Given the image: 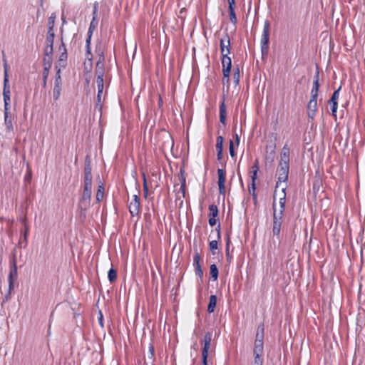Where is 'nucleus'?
I'll list each match as a JSON object with an SVG mask.
<instances>
[{"instance_id": "46", "label": "nucleus", "mask_w": 365, "mask_h": 365, "mask_svg": "<svg viewBox=\"0 0 365 365\" xmlns=\"http://www.w3.org/2000/svg\"><path fill=\"white\" fill-rule=\"evenodd\" d=\"M50 67H51V64L49 62L48 63V66L45 65L43 71V80H47Z\"/></svg>"}, {"instance_id": "59", "label": "nucleus", "mask_w": 365, "mask_h": 365, "mask_svg": "<svg viewBox=\"0 0 365 365\" xmlns=\"http://www.w3.org/2000/svg\"><path fill=\"white\" fill-rule=\"evenodd\" d=\"M217 160H222L223 158L222 150H217Z\"/></svg>"}, {"instance_id": "19", "label": "nucleus", "mask_w": 365, "mask_h": 365, "mask_svg": "<svg viewBox=\"0 0 365 365\" xmlns=\"http://www.w3.org/2000/svg\"><path fill=\"white\" fill-rule=\"evenodd\" d=\"M217 304V297L215 295H211L210 297L209 304L207 306V312L211 314L214 312L215 308Z\"/></svg>"}, {"instance_id": "56", "label": "nucleus", "mask_w": 365, "mask_h": 365, "mask_svg": "<svg viewBox=\"0 0 365 365\" xmlns=\"http://www.w3.org/2000/svg\"><path fill=\"white\" fill-rule=\"evenodd\" d=\"M217 223V220L215 217H209V224L210 226H214Z\"/></svg>"}, {"instance_id": "52", "label": "nucleus", "mask_w": 365, "mask_h": 365, "mask_svg": "<svg viewBox=\"0 0 365 365\" xmlns=\"http://www.w3.org/2000/svg\"><path fill=\"white\" fill-rule=\"evenodd\" d=\"M218 186H219V192H220V194L225 195V183H218Z\"/></svg>"}, {"instance_id": "24", "label": "nucleus", "mask_w": 365, "mask_h": 365, "mask_svg": "<svg viewBox=\"0 0 365 365\" xmlns=\"http://www.w3.org/2000/svg\"><path fill=\"white\" fill-rule=\"evenodd\" d=\"M254 361L252 365H263V354L253 353Z\"/></svg>"}, {"instance_id": "14", "label": "nucleus", "mask_w": 365, "mask_h": 365, "mask_svg": "<svg viewBox=\"0 0 365 365\" xmlns=\"http://www.w3.org/2000/svg\"><path fill=\"white\" fill-rule=\"evenodd\" d=\"M222 73L224 76L230 74L232 61L229 55L222 56Z\"/></svg>"}, {"instance_id": "37", "label": "nucleus", "mask_w": 365, "mask_h": 365, "mask_svg": "<svg viewBox=\"0 0 365 365\" xmlns=\"http://www.w3.org/2000/svg\"><path fill=\"white\" fill-rule=\"evenodd\" d=\"M108 277L110 282H113L116 280L117 272L113 268H110L108 273Z\"/></svg>"}, {"instance_id": "62", "label": "nucleus", "mask_w": 365, "mask_h": 365, "mask_svg": "<svg viewBox=\"0 0 365 365\" xmlns=\"http://www.w3.org/2000/svg\"><path fill=\"white\" fill-rule=\"evenodd\" d=\"M93 19H97L98 17V11L93 10Z\"/></svg>"}, {"instance_id": "2", "label": "nucleus", "mask_w": 365, "mask_h": 365, "mask_svg": "<svg viewBox=\"0 0 365 365\" xmlns=\"http://www.w3.org/2000/svg\"><path fill=\"white\" fill-rule=\"evenodd\" d=\"M273 221H272V233L274 236H276L278 239L282 229L284 212L282 210L277 211L276 203L274 201L273 205Z\"/></svg>"}, {"instance_id": "16", "label": "nucleus", "mask_w": 365, "mask_h": 365, "mask_svg": "<svg viewBox=\"0 0 365 365\" xmlns=\"http://www.w3.org/2000/svg\"><path fill=\"white\" fill-rule=\"evenodd\" d=\"M319 73L317 71L314 76V81L311 91V96L318 97V93L319 90Z\"/></svg>"}, {"instance_id": "1", "label": "nucleus", "mask_w": 365, "mask_h": 365, "mask_svg": "<svg viewBox=\"0 0 365 365\" xmlns=\"http://www.w3.org/2000/svg\"><path fill=\"white\" fill-rule=\"evenodd\" d=\"M91 161H86L84 168V188L82 198L83 200H89L92 193V173Z\"/></svg>"}, {"instance_id": "6", "label": "nucleus", "mask_w": 365, "mask_h": 365, "mask_svg": "<svg viewBox=\"0 0 365 365\" xmlns=\"http://www.w3.org/2000/svg\"><path fill=\"white\" fill-rule=\"evenodd\" d=\"M211 341L212 334L210 332L205 333L204 339L202 341V344H203V346L202 348V365H207L208 351L210 347Z\"/></svg>"}, {"instance_id": "57", "label": "nucleus", "mask_w": 365, "mask_h": 365, "mask_svg": "<svg viewBox=\"0 0 365 365\" xmlns=\"http://www.w3.org/2000/svg\"><path fill=\"white\" fill-rule=\"evenodd\" d=\"M222 82H223L224 84L225 83H227V84L229 83V82H230V74H227V76L223 75Z\"/></svg>"}, {"instance_id": "40", "label": "nucleus", "mask_w": 365, "mask_h": 365, "mask_svg": "<svg viewBox=\"0 0 365 365\" xmlns=\"http://www.w3.org/2000/svg\"><path fill=\"white\" fill-rule=\"evenodd\" d=\"M229 12H230V21L233 24H236V23L237 21V16H236V14H235V9H229Z\"/></svg>"}, {"instance_id": "42", "label": "nucleus", "mask_w": 365, "mask_h": 365, "mask_svg": "<svg viewBox=\"0 0 365 365\" xmlns=\"http://www.w3.org/2000/svg\"><path fill=\"white\" fill-rule=\"evenodd\" d=\"M56 19V16L54 14H52L48 21V30H53L54 27V22Z\"/></svg>"}, {"instance_id": "54", "label": "nucleus", "mask_w": 365, "mask_h": 365, "mask_svg": "<svg viewBox=\"0 0 365 365\" xmlns=\"http://www.w3.org/2000/svg\"><path fill=\"white\" fill-rule=\"evenodd\" d=\"M185 176V162L182 163V165L180 168V177Z\"/></svg>"}, {"instance_id": "60", "label": "nucleus", "mask_w": 365, "mask_h": 365, "mask_svg": "<svg viewBox=\"0 0 365 365\" xmlns=\"http://www.w3.org/2000/svg\"><path fill=\"white\" fill-rule=\"evenodd\" d=\"M28 233H29V229H28V227H26L24 232V237L25 241H26Z\"/></svg>"}, {"instance_id": "55", "label": "nucleus", "mask_w": 365, "mask_h": 365, "mask_svg": "<svg viewBox=\"0 0 365 365\" xmlns=\"http://www.w3.org/2000/svg\"><path fill=\"white\" fill-rule=\"evenodd\" d=\"M180 185L182 187H186V176H182L179 178Z\"/></svg>"}, {"instance_id": "8", "label": "nucleus", "mask_w": 365, "mask_h": 365, "mask_svg": "<svg viewBox=\"0 0 365 365\" xmlns=\"http://www.w3.org/2000/svg\"><path fill=\"white\" fill-rule=\"evenodd\" d=\"M220 47L222 56L230 53V39L227 33L220 39Z\"/></svg>"}, {"instance_id": "35", "label": "nucleus", "mask_w": 365, "mask_h": 365, "mask_svg": "<svg viewBox=\"0 0 365 365\" xmlns=\"http://www.w3.org/2000/svg\"><path fill=\"white\" fill-rule=\"evenodd\" d=\"M240 79V72L239 67L234 68L233 81L235 85H238Z\"/></svg>"}, {"instance_id": "32", "label": "nucleus", "mask_w": 365, "mask_h": 365, "mask_svg": "<svg viewBox=\"0 0 365 365\" xmlns=\"http://www.w3.org/2000/svg\"><path fill=\"white\" fill-rule=\"evenodd\" d=\"M289 153H290L289 148L286 144V145H284V147L282 149V152H281V158H282V160L289 159Z\"/></svg>"}, {"instance_id": "36", "label": "nucleus", "mask_w": 365, "mask_h": 365, "mask_svg": "<svg viewBox=\"0 0 365 365\" xmlns=\"http://www.w3.org/2000/svg\"><path fill=\"white\" fill-rule=\"evenodd\" d=\"M285 189H286V187H284L282 189V191L284 192V195H283L282 197H280V199H279V206H280L279 210H282V212H284V210H285V203H286Z\"/></svg>"}, {"instance_id": "64", "label": "nucleus", "mask_w": 365, "mask_h": 365, "mask_svg": "<svg viewBox=\"0 0 365 365\" xmlns=\"http://www.w3.org/2000/svg\"><path fill=\"white\" fill-rule=\"evenodd\" d=\"M103 93V91H98V96H97V98H98V101L100 102L101 101V94Z\"/></svg>"}, {"instance_id": "61", "label": "nucleus", "mask_w": 365, "mask_h": 365, "mask_svg": "<svg viewBox=\"0 0 365 365\" xmlns=\"http://www.w3.org/2000/svg\"><path fill=\"white\" fill-rule=\"evenodd\" d=\"M216 231H217V238L220 239V224L218 225L217 227L216 228Z\"/></svg>"}, {"instance_id": "47", "label": "nucleus", "mask_w": 365, "mask_h": 365, "mask_svg": "<svg viewBox=\"0 0 365 365\" xmlns=\"http://www.w3.org/2000/svg\"><path fill=\"white\" fill-rule=\"evenodd\" d=\"M98 26V20L92 19V21L89 26V33H93V31Z\"/></svg>"}, {"instance_id": "27", "label": "nucleus", "mask_w": 365, "mask_h": 365, "mask_svg": "<svg viewBox=\"0 0 365 365\" xmlns=\"http://www.w3.org/2000/svg\"><path fill=\"white\" fill-rule=\"evenodd\" d=\"M104 195V186L103 183H101V185L98 187V190L96 193V200L98 202H100L102 200Z\"/></svg>"}, {"instance_id": "58", "label": "nucleus", "mask_w": 365, "mask_h": 365, "mask_svg": "<svg viewBox=\"0 0 365 365\" xmlns=\"http://www.w3.org/2000/svg\"><path fill=\"white\" fill-rule=\"evenodd\" d=\"M228 4H229V9H235V0H228Z\"/></svg>"}, {"instance_id": "22", "label": "nucleus", "mask_w": 365, "mask_h": 365, "mask_svg": "<svg viewBox=\"0 0 365 365\" xmlns=\"http://www.w3.org/2000/svg\"><path fill=\"white\" fill-rule=\"evenodd\" d=\"M9 110H4V123L7 130L9 131H12L14 129L13 124L11 118L9 117Z\"/></svg>"}, {"instance_id": "23", "label": "nucleus", "mask_w": 365, "mask_h": 365, "mask_svg": "<svg viewBox=\"0 0 365 365\" xmlns=\"http://www.w3.org/2000/svg\"><path fill=\"white\" fill-rule=\"evenodd\" d=\"M259 169L258 161H256L255 163L251 167V179L252 182H255L257 178V172Z\"/></svg>"}, {"instance_id": "30", "label": "nucleus", "mask_w": 365, "mask_h": 365, "mask_svg": "<svg viewBox=\"0 0 365 365\" xmlns=\"http://www.w3.org/2000/svg\"><path fill=\"white\" fill-rule=\"evenodd\" d=\"M61 92V86L58 85H54L53 89V99L55 101H57L59 99Z\"/></svg>"}, {"instance_id": "45", "label": "nucleus", "mask_w": 365, "mask_h": 365, "mask_svg": "<svg viewBox=\"0 0 365 365\" xmlns=\"http://www.w3.org/2000/svg\"><path fill=\"white\" fill-rule=\"evenodd\" d=\"M229 151L230 156L232 158H234L235 156V145L232 140L230 141Z\"/></svg>"}, {"instance_id": "29", "label": "nucleus", "mask_w": 365, "mask_h": 365, "mask_svg": "<svg viewBox=\"0 0 365 365\" xmlns=\"http://www.w3.org/2000/svg\"><path fill=\"white\" fill-rule=\"evenodd\" d=\"M230 243H231L230 239L229 237H227V240H226L225 254H226L227 260L229 262H231V259H232V257L231 254H230Z\"/></svg>"}, {"instance_id": "31", "label": "nucleus", "mask_w": 365, "mask_h": 365, "mask_svg": "<svg viewBox=\"0 0 365 365\" xmlns=\"http://www.w3.org/2000/svg\"><path fill=\"white\" fill-rule=\"evenodd\" d=\"M26 168H27V170H26V173L24 177V180L26 182L30 183V182L32 179V171H31V169L29 162L26 163Z\"/></svg>"}, {"instance_id": "26", "label": "nucleus", "mask_w": 365, "mask_h": 365, "mask_svg": "<svg viewBox=\"0 0 365 365\" xmlns=\"http://www.w3.org/2000/svg\"><path fill=\"white\" fill-rule=\"evenodd\" d=\"M91 38H90V36H88L86 38V58L89 61L92 60V53H91Z\"/></svg>"}, {"instance_id": "48", "label": "nucleus", "mask_w": 365, "mask_h": 365, "mask_svg": "<svg viewBox=\"0 0 365 365\" xmlns=\"http://www.w3.org/2000/svg\"><path fill=\"white\" fill-rule=\"evenodd\" d=\"M209 245H210V249L211 252H212L213 255H215V253L214 252V250L217 249V241L212 240L210 242Z\"/></svg>"}, {"instance_id": "4", "label": "nucleus", "mask_w": 365, "mask_h": 365, "mask_svg": "<svg viewBox=\"0 0 365 365\" xmlns=\"http://www.w3.org/2000/svg\"><path fill=\"white\" fill-rule=\"evenodd\" d=\"M18 269L17 262L15 260H10V271L8 276L9 290L6 298L10 297L12 290L14 288V282L17 279Z\"/></svg>"}, {"instance_id": "12", "label": "nucleus", "mask_w": 365, "mask_h": 365, "mask_svg": "<svg viewBox=\"0 0 365 365\" xmlns=\"http://www.w3.org/2000/svg\"><path fill=\"white\" fill-rule=\"evenodd\" d=\"M129 212L132 216H137L140 213V199L137 195L133 196V200L130 203Z\"/></svg>"}, {"instance_id": "49", "label": "nucleus", "mask_w": 365, "mask_h": 365, "mask_svg": "<svg viewBox=\"0 0 365 365\" xmlns=\"http://www.w3.org/2000/svg\"><path fill=\"white\" fill-rule=\"evenodd\" d=\"M99 316L98 317V323H99V325L103 328L104 327L103 325V313L101 310H99Z\"/></svg>"}, {"instance_id": "34", "label": "nucleus", "mask_w": 365, "mask_h": 365, "mask_svg": "<svg viewBox=\"0 0 365 365\" xmlns=\"http://www.w3.org/2000/svg\"><path fill=\"white\" fill-rule=\"evenodd\" d=\"M209 217H216L218 215V208L217 205L212 204L209 206Z\"/></svg>"}, {"instance_id": "39", "label": "nucleus", "mask_w": 365, "mask_h": 365, "mask_svg": "<svg viewBox=\"0 0 365 365\" xmlns=\"http://www.w3.org/2000/svg\"><path fill=\"white\" fill-rule=\"evenodd\" d=\"M154 356H155V348H154V346H153V344H150V345H149V350H148V358L149 359H150L151 361H154V359H155Z\"/></svg>"}, {"instance_id": "33", "label": "nucleus", "mask_w": 365, "mask_h": 365, "mask_svg": "<svg viewBox=\"0 0 365 365\" xmlns=\"http://www.w3.org/2000/svg\"><path fill=\"white\" fill-rule=\"evenodd\" d=\"M55 34L53 30H48L46 36V43L53 45Z\"/></svg>"}, {"instance_id": "18", "label": "nucleus", "mask_w": 365, "mask_h": 365, "mask_svg": "<svg viewBox=\"0 0 365 365\" xmlns=\"http://www.w3.org/2000/svg\"><path fill=\"white\" fill-rule=\"evenodd\" d=\"M95 52L98 56L97 61H105V56H104L105 46L101 42H99L96 44Z\"/></svg>"}, {"instance_id": "5", "label": "nucleus", "mask_w": 365, "mask_h": 365, "mask_svg": "<svg viewBox=\"0 0 365 365\" xmlns=\"http://www.w3.org/2000/svg\"><path fill=\"white\" fill-rule=\"evenodd\" d=\"M289 170V161H280L277 170L278 174V180L276 187H278L279 182H285L288 179Z\"/></svg>"}, {"instance_id": "25", "label": "nucleus", "mask_w": 365, "mask_h": 365, "mask_svg": "<svg viewBox=\"0 0 365 365\" xmlns=\"http://www.w3.org/2000/svg\"><path fill=\"white\" fill-rule=\"evenodd\" d=\"M218 175V183H225V177H226V171L224 168H219L217 170Z\"/></svg>"}, {"instance_id": "53", "label": "nucleus", "mask_w": 365, "mask_h": 365, "mask_svg": "<svg viewBox=\"0 0 365 365\" xmlns=\"http://www.w3.org/2000/svg\"><path fill=\"white\" fill-rule=\"evenodd\" d=\"M98 91H103V80H98L96 81Z\"/></svg>"}, {"instance_id": "11", "label": "nucleus", "mask_w": 365, "mask_h": 365, "mask_svg": "<svg viewBox=\"0 0 365 365\" xmlns=\"http://www.w3.org/2000/svg\"><path fill=\"white\" fill-rule=\"evenodd\" d=\"M317 98L311 96L307 104V115L309 118L313 119L317 111Z\"/></svg>"}, {"instance_id": "7", "label": "nucleus", "mask_w": 365, "mask_h": 365, "mask_svg": "<svg viewBox=\"0 0 365 365\" xmlns=\"http://www.w3.org/2000/svg\"><path fill=\"white\" fill-rule=\"evenodd\" d=\"M269 26L270 23L268 20L264 21L263 31L261 36V50L262 52L267 51L269 41Z\"/></svg>"}, {"instance_id": "28", "label": "nucleus", "mask_w": 365, "mask_h": 365, "mask_svg": "<svg viewBox=\"0 0 365 365\" xmlns=\"http://www.w3.org/2000/svg\"><path fill=\"white\" fill-rule=\"evenodd\" d=\"M210 274L214 280H217L218 277V269L216 264H211L210 267Z\"/></svg>"}, {"instance_id": "38", "label": "nucleus", "mask_w": 365, "mask_h": 365, "mask_svg": "<svg viewBox=\"0 0 365 365\" xmlns=\"http://www.w3.org/2000/svg\"><path fill=\"white\" fill-rule=\"evenodd\" d=\"M56 68L57 70L56 78H55V83L54 85H58L62 86V80L61 77V68H58V66H56Z\"/></svg>"}, {"instance_id": "63", "label": "nucleus", "mask_w": 365, "mask_h": 365, "mask_svg": "<svg viewBox=\"0 0 365 365\" xmlns=\"http://www.w3.org/2000/svg\"><path fill=\"white\" fill-rule=\"evenodd\" d=\"M185 189H186V187H182V185H180V190L182 193L183 197H185Z\"/></svg>"}, {"instance_id": "20", "label": "nucleus", "mask_w": 365, "mask_h": 365, "mask_svg": "<svg viewBox=\"0 0 365 365\" xmlns=\"http://www.w3.org/2000/svg\"><path fill=\"white\" fill-rule=\"evenodd\" d=\"M253 353H264V341L255 340Z\"/></svg>"}, {"instance_id": "44", "label": "nucleus", "mask_w": 365, "mask_h": 365, "mask_svg": "<svg viewBox=\"0 0 365 365\" xmlns=\"http://www.w3.org/2000/svg\"><path fill=\"white\" fill-rule=\"evenodd\" d=\"M275 148H276V145H275L274 143H271L270 145H267L266 146V151H267V153H270V156L269 157H272V155L274 154Z\"/></svg>"}, {"instance_id": "43", "label": "nucleus", "mask_w": 365, "mask_h": 365, "mask_svg": "<svg viewBox=\"0 0 365 365\" xmlns=\"http://www.w3.org/2000/svg\"><path fill=\"white\" fill-rule=\"evenodd\" d=\"M53 45L46 43L45 48H44L45 55L47 56H50L53 53Z\"/></svg>"}, {"instance_id": "17", "label": "nucleus", "mask_w": 365, "mask_h": 365, "mask_svg": "<svg viewBox=\"0 0 365 365\" xmlns=\"http://www.w3.org/2000/svg\"><path fill=\"white\" fill-rule=\"evenodd\" d=\"M96 81L103 80L105 73L104 61H97L96 67Z\"/></svg>"}, {"instance_id": "3", "label": "nucleus", "mask_w": 365, "mask_h": 365, "mask_svg": "<svg viewBox=\"0 0 365 365\" xmlns=\"http://www.w3.org/2000/svg\"><path fill=\"white\" fill-rule=\"evenodd\" d=\"M4 91L3 98L4 103V110H9V102H10V90L7 88L9 82L8 79V64L6 60L4 59Z\"/></svg>"}, {"instance_id": "13", "label": "nucleus", "mask_w": 365, "mask_h": 365, "mask_svg": "<svg viewBox=\"0 0 365 365\" xmlns=\"http://www.w3.org/2000/svg\"><path fill=\"white\" fill-rule=\"evenodd\" d=\"M200 261V255L197 252H195L193 255V266L195 268V272L198 277L202 279L203 276V272Z\"/></svg>"}, {"instance_id": "51", "label": "nucleus", "mask_w": 365, "mask_h": 365, "mask_svg": "<svg viewBox=\"0 0 365 365\" xmlns=\"http://www.w3.org/2000/svg\"><path fill=\"white\" fill-rule=\"evenodd\" d=\"M256 185L255 182H252L251 186L249 187L248 190L250 194L252 195V194H255Z\"/></svg>"}, {"instance_id": "50", "label": "nucleus", "mask_w": 365, "mask_h": 365, "mask_svg": "<svg viewBox=\"0 0 365 365\" xmlns=\"http://www.w3.org/2000/svg\"><path fill=\"white\" fill-rule=\"evenodd\" d=\"M143 195L144 197L147 198L148 195V186L147 183V180H145V182L143 183Z\"/></svg>"}, {"instance_id": "41", "label": "nucleus", "mask_w": 365, "mask_h": 365, "mask_svg": "<svg viewBox=\"0 0 365 365\" xmlns=\"http://www.w3.org/2000/svg\"><path fill=\"white\" fill-rule=\"evenodd\" d=\"M222 146H223V138H222V136L219 135L217 138L216 150H222Z\"/></svg>"}, {"instance_id": "10", "label": "nucleus", "mask_w": 365, "mask_h": 365, "mask_svg": "<svg viewBox=\"0 0 365 365\" xmlns=\"http://www.w3.org/2000/svg\"><path fill=\"white\" fill-rule=\"evenodd\" d=\"M340 89H341V86H339V88L333 93L332 96L331 97V98L329 101V104L331 106V114L335 118L336 117V111H337V108H338V99L339 98Z\"/></svg>"}, {"instance_id": "21", "label": "nucleus", "mask_w": 365, "mask_h": 365, "mask_svg": "<svg viewBox=\"0 0 365 365\" xmlns=\"http://www.w3.org/2000/svg\"><path fill=\"white\" fill-rule=\"evenodd\" d=\"M264 327L263 324H260L257 327L255 340L264 341Z\"/></svg>"}, {"instance_id": "15", "label": "nucleus", "mask_w": 365, "mask_h": 365, "mask_svg": "<svg viewBox=\"0 0 365 365\" xmlns=\"http://www.w3.org/2000/svg\"><path fill=\"white\" fill-rule=\"evenodd\" d=\"M225 97L223 96L222 101L220 103L219 106V115H220V123L225 125H226V106H225Z\"/></svg>"}, {"instance_id": "9", "label": "nucleus", "mask_w": 365, "mask_h": 365, "mask_svg": "<svg viewBox=\"0 0 365 365\" xmlns=\"http://www.w3.org/2000/svg\"><path fill=\"white\" fill-rule=\"evenodd\" d=\"M59 51L61 52V54L59 56L58 65L56 66H58V68H61V69L62 68H63L66 66L68 58L67 49L62 39L61 44L59 46Z\"/></svg>"}]
</instances>
